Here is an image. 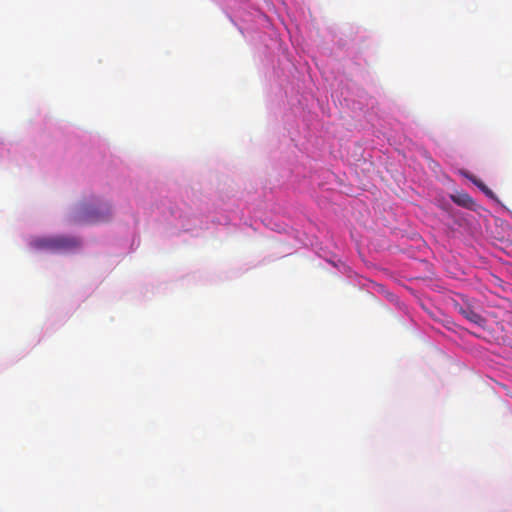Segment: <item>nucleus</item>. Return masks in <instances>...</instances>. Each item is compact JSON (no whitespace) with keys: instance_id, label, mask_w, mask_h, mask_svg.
<instances>
[{"instance_id":"20e7f679","label":"nucleus","mask_w":512,"mask_h":512,"mask_svg":"<svg viewBox=\"0 0 512 512\" xmlns=\"http://www.w3.org/2000/svg\"><path fill=\"white\" fill-rule=\"evenodd\" d=\"M459 312L470 322L482 325L484 323V318L473 310L470 306H461L459 308Z\"/></svg>"},{"instance_id":"7ed1b4c3","label":"nucleus","mask_w":512,"mask_h":512,"mask_svg":"<svg viewBox=\"0 0 512 512\" xmlns=\"http://www.w3.org/2000/svg\"><path fill=\"white\" fill-rule=\"evenodd\" d=\"M451 199L455 204H457L461 207L467 208L469 210L474 211L477 208L476 202L473 200V198L468 193L459 192L455 195H451Z\"/></svg>"},{"instance_id":"39448f33","label":"nucleus","mask_w":512,"mask_h":512,"mask_svg":"<svg viewBox=\"0 0 512 512\" xmlns=\"http://www.w3.org/2000/svg\"><path fill=\"white\" fill-rule=\"evenodd\" d=\"M478 188L489 198L496 200L495 194L483 182L474 181Z\"/></svg>"},{"instance_id":"f03ea898","label":"nucleus","mask_w":512,"mask_h":512,"mask_svg":"<svg viewBox=\"0 0 512 512\" xmlns=\"http://www.w3.org/2000/svg\"><path fill=\"white\" fill-rule=\"evenodd\" d=\"M110 216L111 209L108 205L85 207L79 221L85 224H96L107 221Z\"/></svg>"},{"instance_id":"f257e3e1","label":"nucleus","mask_w":512,"mask_h":512,"mask_svg":"<svg viewBox=\"0 0 512 512\" xmlns=\"http://www.w3.org/2000/svg\"><path fill=\"white\" fill-rule=\"evenodd\" d=\"M37 249L49 250L52 252L69 250L79 246V241L70 237H44L37 238L32 242Z\"/></svg>"}]
</instances>
